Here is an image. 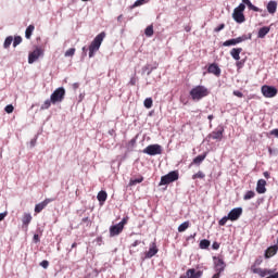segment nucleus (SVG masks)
<instances>
[{"label": "nucleus", "mask_w": 278, "mask_h": 278, "mask_svg": "<svg viewBox=\"0 0 278 278\" xmlns=\"http://www.w3.org/2000/svg\"><path fill=\"white\" fill-rule=\"evenodd\" d=\"M128 220H129V217H124L122 222L118 223V225H121L122 228L125 229V225H127Z\"/></svg>", "instance_id": "37998d69"}, {"label": "nucleus", "mask_w": 278, "mask_h": 278, "mask_svg": "<svg viewBox=\"0 0 278 278\" xmlns=\"http://www.w3.org/2000/svg\"><path fill=\"white\" fill-rule=\"evenodd\" d=\"M261 92L266 99H273V97H277V89L273 86L264 85L261 88Z\"/></svg>", "instance_id": "423d86ee"}, {"label": "nucleus", "mask_w": 278, "mask_h": 278, "mask_svg": "<svg viewBox=\"0 0 278 278\" xmlns=\"http://www.w3.org/2000/svg\"><path fill=\"white\" fill-rule=\"evenodd\" d=\"M157 245L155 242L150 244L149 251L146 252V260H151V257H154V255H157Z\"/></svg>", "instance_id": "2eb2a0df"}, {"label": "nucleus", "mask_w": 278, "mask_h": 278, "mask_svg": "<svg viewBox=\"0 0 278 278\" xmlns=\"http://www.w3.org/2000/svg\"><path fill=\"white\" fill-rule=\"evenodd\" d=\"M53 103V101H51V98L46 100L41 106L40 110H49V108H51V104Z\"/></svg>", "instance_id": "c85d7f7f"}, {"label": "nucleus", "mask_w": 278, "mask_h": 278, "mask_svg": "<svg viewBox=\"0 0 278 278\" xmlns=\"http://www.w3.org/2000/svg\"><path fill=\"white\" fill-rule=\"evenodd\" d=\"M214 264H215V273H224L225 268H226V264L225 261H223V258H216L214 257Z\"/></svg>", "instance_id": "f8f14e48"}, {"label": "nucleus", "mask_w": 278, "mask_h": 278, "mask_svg": "<svg viewBox=\"0 0 278 278\" xmlns=\"http://www.w3.org/2000/svg\"><path fill=\"white\" fill-rule=\"evenodd\" d=\"M210 244H211L210 240H207V239L201 240L200 249H210Z\"/></svg>", "instance_id": "473e14b6"}, {"label": "nucleus", "mask_w": 278, "mask_h": 278, "mask_svg": "<svg viewBox=\"0 0 278 278\" xmlns=\"http://www.w3.org/2000/svg\"><path fill=\"white\" fill-rule=\"evenodd\" d=\"M144 181V177H139L136 179H130L129 186H137V184H142Z\"/></svg>", "instance_id": "c756f323"}, {"label": "nucleus", "mask_w": 278, "mask_h": 278, "mask_svg": "<svg viewBox=\"0 0 278 278\" xmlns=\"http://www.w3.org/2000/svg\"><path fill=\"white\" fill-rule=\"evenodd\" d=\"M64 97H66V89H64V87L56 88L50 96L52 105H55V103H62V101H64Z\"/></svg>", "instance_id": "20e7f679"}, {"label": "nucleus", "mask_w": 278, "mask_h": 278, "mask_svg": "<svg viewBox=\"0 0 278 278\" xmlns=\"http://www.w3.org/2000/svg\"><path fill=\"white\" fill-rule=\"evenodd\" d=\"M189 94L192 101H201V99L210 96V89L203 85H198L190 90Z\"/></svg>", "instance_id": "f03ea898"}, {"label": "nucleus", "mask_w": 278, "mask_h": 278, "mask_svg": "<svg viewBox=\"0 0 278 278\" xmlns=\"http://www.w3.org/2000/svg\"><path fill=\"white\" fill-rule=\"evenodd\" d=\"M207 157V153L200 154L195 159H193V164H201Z\"/></svg>", "instance_id": "cd10ccee"}, {"label": "nucleus", "mask_w": 278, "mask_h": 278, "mask_svg": "<svg viewBox=\"0 0 278 278\" xmlns=\"http://www.w3.org/2000/svg\"><path fill=\"white\" fill-rule=\"evenodd\" d=\"M267 12L269 14H276V12H277V1L271 0L267 3Z\"/></svg>", "instance_id": "412c9836"}, {"label": "nucleus", "mask_w": 278, "mask_h": 278, "mask_svg": "<svg viewBox=\"0 0 278 278\" xmlns=\"http://www.w3.org/2000/svg\"><path fill=\"white\" fill-rule=\"evenodd\" d=\"M144 34L148 38H151V36H153L154 31H153V25H150L146 28Z\"/></svg>", "instance_id": "f704fd0d"}, {"label": "nucleus", "mask_w": 278, "mask_h": 278, "mask_svg": "<svg viewBox=\"0 0 278 278\" xmlns=\"http://www.w3.org/2000/svg\"><path fill=\"white\" fill-rule=\"evenodd\" d=\"M5 216H8V211L0 213V223H1V220L5 219Z\"/></svg>", "instance_id": "603ef678"}, {"label": "nucleus", "mask_w": 278, "mask_h": 278, "mask_svg": "<svg viewBox=\"0 0 278 278\" xmlns=\"http://www.w3.org/2000/svg\"><path fill=\"white\" fill-rule=\"evenodd\" d=\"M138 84V78L136 76H132L129 80V86H136Z\"/></svg>", "instance_id": "49530a36"}, {"label": "nucleus", "mask_w": 278, "mask_h": 278, "mask_svg": "<svg viewBox=\"0 0 278 278\" xmlns=\"http://www.w3.org/2000/svg\"><path fill=\"white\" fill-rule=\"evenodd\" d=\"M117 21H118V23H121V21H123V14H121L119 16H117Z\"/></svg>", "instance_id": "13d9d810"}, {"label": "nucleus", "mask_w": 278, "mask_h": 278, "mask_svg": "<svg viewBox=\"0 0 278 278\" xmlns=\"http://www.w3.org/2000/svg\"><path fill=\"white\" fill-rule=\"evenodd\" d=\"M232 94H233L235 97H238L239 99H242V97H244V93H242V91H239V90H235V91L232 92Z\"/></svg>", "instance_id": "a18cd8bd"}, {"label": "nucleus", "mask_w": 278, "mask_h": 278, "mask_svg": "<svg viewBox=\"0 0 278 278\" xmlns=\"http://www.w3.org/2000/svg\"><path fill=\"white\" fill-rule=\"evenodd\" d=\"M89 218L88 217H85L81 219L83 223H88Z\"/></svg>", "instance_id": "bf43d9fd"}, {"label": "nucleus", "mask_w": 278, "mask_h": 278, "mask_svg": "<svg viewBox=\"0 0 278 278\" xmlns=\"http://www.w3.org/2000/svg\"><path fill=\"white\" fill-rule=\"evenodd\" d=\"M264 175H265V177H267V178L269 177V175H268V173H267V172H265V173H264Z\"/></svg>", "instance_id": "69168bd1"}, {"label": "nucleus", "mask_w": 278, "mask_h": 278, "mask_svg": "<svg viewBox=\"0 0 278 278\" xmlns=\"http://www.w3.org/2000/svg\"><path fill=\"white\" fill-rule=\"evenodd\" d=\"M270 31V27L264 26L258 29L257 38H266V35Z\"/></svg>", "instance_id": "4be33fe9"}, {"label": "nucleus", "mask_w": 278, "mask_h": 278, "mask_svg": "<svg viewBox=\"0 0 278 278\" xmlns=\"http://www.w3.org/2000/svg\"><path fill=\"white\" fill-rule=\"evenodd\" d=\"M225 29V24H219L217 27L214 28L215 34H218V31H223Z\"/></svg>", "instance_id": "c03bdc74"}, {"label": "nucleus", "mask_w": 278, "mask_h": 278, "mask_svg": "<svg viewBox=\"0 0 278 278\" xmlns=\"http://www.w3.org/2000/svg\"><path fill=\"white\" fill-rule=\"evenodd\" d=\"M227 220H229V216L223 217V218L218 222L219 227H225V226L227 225Z\"/></svg>", "instance_id": "a19ab883"}, {"label": "nucleus", "mask_w": 278, "mask_h": 278, "mask_svg": "<svg viewBox=\"0 0 278 278\" xmlns=\"http://www.w3.org/2000/svg\"><path fill=\"white\" fill-rule=\"evenodd\" d=\"M242 52V48H233L230 51V55L233 60H240V53Z\"/></svg>", "instance_id": "5701e85b"}, {"label": "nucleus", "mask_w": 278, "mask_h": 278, "mask_svg": "<svg viewBox=\"0 0 278 278\" xmlns=\"http://www.w3.org/2000/svg\"><path fill=\"white\" fill-rule=\"evenodd\" d=\"M278 247L271 245L265 251V257L266 260H269V257H274V255H277Z\"/></svg>", "instance_id": "aec40b11"}, {"label": "nucleus", "mask_w": 278, "mask_h": 278, "mask_svg": "<svg viewBox=\"0 0 278 278\" xmlns=\"http://www.w3.org/2000/svg\"><path fill=\"white\" fill-rule=\"evenodd\" d=\"M212 278H220V273L216 271V274Z\"/></svg>", "instance_id": "6e6d98bb"}, {"label": "nucleus", "mask_w": 278, "mask_h": 278, "mask_svg": "<svg viewBox=\"0 0 278 278\" xmlns=\"http://www.w3.org/2000/svg\"><path fill=\"white\" fill-rule=\"evenodd\" d=\"M76 247H77V243L74 242V243L72 244V249H75Z\"/></svg>", "instance_id": "e2e57ef3"}, {"label": "nucleus", "mask_w": 278, "mask_h": 278, "mask_svg": "<svg viewBox=\"0 0 278 278\" xmlns=\"http://www.w3.org/2000/svg\"><path fill=\"white\" fill-rule=\"evenodd\" d=\"M36 29V27L34 25H29L27 28H26V31H25V38H27V40H29L31 38V35L34 34V30Z\"/></svg>", "instance_id": "a878e982"}, {"label": "nucleus", "mask_w": 278, "mask_h": 278, "mask_svg": "<svg viewBox=\"0 0 278 278\" xmlns=\"http://www.w3.org/2000/svg\"><path fill=\"white\" fill-rule=\"evenodd\" d=\"M104 39H105V31H102L96 36V38L92 40V42L89 46V58H93L94 53H97V51L101 49V45Z\"/></svg>", "instance_id": "7ed1b4c3"}, {"label": "nucleus", "mask_w": 278, "mask_h": 278, "mask_svg": "<svg viewBox=\"0 0 278 278\" xmlns=\"http://www.w3.org/2000/svg\"><path fill=\"white\" fill-rule=\"evenodd\" d=\"M34 242L36 243L40 242V236L34 235Z\"/></svg>", "instance_id": "864d4df0"}, {"label": "nucleus", "mask_w": 278, "mask_h": 278, "mask_svg": "<svg viewBox=\"0 0 278 278\" xmlns=\"http://www.w3.org/2000/svg\"><path fill=\"white\" fill-rule=\"evenodd\" d=\"M179 278H188V275L186 274L185 276H180Z\"/></svg>", "instance_id": "338daca9"}, {"label": "nucleus", "mask_w": 278, "mask_h": 278, "mask_svg": "<svg viewBox=\"0 0 278 278\" xmlns=\"http://www.w3.org/2000/svg\"><path fill=\"white\" fill-rule=\"evenodd\" d=\"M208 121H214V115H208Z\"/></svg>", "instance_id": "052dcab7"}, {"label": "nucleus", "mask_w": 278, "mask_h": 278, "mask_svg": "<svg viewBox=\"0 0 278 278\" xmlns=\"http://www.w3.org/2000/svg\"><path fill=\"white\" fill-rule=\"evenodd\" d=\"M23 42V38L21 36H16L13 40V47H18Z\"/></svg>", "instance_id": "4c0bfd02"}, {"label": "nucleus", "mask_w": 278, "mask_h": 278, "mask_svg": "<svg viewBox=\"0 0 278 278\" xmlns=\"http://www.w3.org/2000/svg\"><path fill=\"white\" fill-rule=\"evenodd\" d=\"M42 55V49L36 48L33 52L29 53L28 55V64H34L38 58Z\"/></svg>", "instance_id": "9d476101"}, {"label": "nucleus", "mask_w": 278, "mask_h": 278, "mask_svg": "<svg viewBox=\"0 0 278 278\" xmlns=\"http://www.w3.org/2000/svg\"><path fill=\"white\" fill-rule=\"evenodd\" d=\"M31 214L25 213L22 218V223L25 227H29V223H31Z\"/></svg>", "instance_id": "b1692460"}, {"label": "nucleus", "mask_w": 278, "mask_h": 278, "mask_svg": "<svg viewBox=\"0 0 278 278\" xmlns=\"http://www.w3.org/2000/svg\"><path fill=\"white\" fill-rule=\"evenodd\" d=\"M255 197V191H248L244 195H243V200L244 201H250V199H254Z\"/></svg>", "instance_id": "2f4dec72"}, {"label": "nucleus", "mask_w": 278, "mask_h": 278, "mask_svg": "<svg viewBox=\"0 0 278 278\" xmlns=\"http://www.w3.org/2000/svg\"><path fill=\"white\" fill-rule=\"evenodd\" d=\"M245 40H249V37H247V35H243L241 37L226 40L223 43V47H236V45H240V42H244Z\"/></svg>", "instance_id": "6e6552de"}, {"label": "nucleus", "mask_w": 278, "mask_h": 278, "mask_svg": "<svg viewBox=\"0 0 278 278\" xmlns=\"http://www.w3.org/2000/svg\"><path fill=\"white\" fill-rule=\"evenodd\" d=\"M192 179H205V174L203 172H198L192 176Z\"/></svg>", "instance_id": "e433bc0d"}, {"label": "nucleus", "mask_w": 278, "mask_h": 278, "mask_svg": "<svg viewBox=\"0 0 278 278\" xmlns=\"http://www.w3.org/2000/svg\"><path fill=\"white\" fill-rule=\"evenodd\" d=\"M247 5L249 10H252L253 12H262V9L255 7L251 0H242V3L235 8L232 13V18L236 23H244L247 21L244 17V10H247Z\"/></svg>", "instance_id": "f257e3e1"}, {"label": "nucleus", "mask_w": 278, "mask_h": 278, "mask_svg": "<svg viewBox=\"0 0 278 278\" xmlns=\"http://www.w3.org/2000/svg\"><path fill=\"white\" fill-rule=\"evenodd\" d=\"M147 3V0H137L135 3L130 7V10H134V8H140V5H144Z\"/></svg>", "instance_id": "72a5a7b5"}, {"label": "nucleus", "mask_w": 278, "mask_h": 278, "mask_svg": "<svg viewBox=\"0 0 278 278\" xmlns=\"http://www.w3.org/2000/svg\"><path fill=\"white\" fill-rule=\"evenodd\" d=\"M251 270L254 275H258L260 277H266V275H270V270L268 269H262V268H257L255 266L251 267Z\"/></svg>", "instance_id": "a211bd4d"}, {"label": "nucleus", "mask_w": 278, "mask_h": 278, "mask_svg": "<svg viewBox=\"0 0 278 278\" xmlns=\"http://www.w3.org/2000/svg\"><path fill=\"white\" fill-rule=\"evenodd\" d=\"M13 40H14V38L12 36L7 37L4 40V49L10 48V45H12Z\"/></svg>", "instance_id": "c9c22d12"}, {"label": "nucleus", "mask_w": 278, "mask_h": 278, "mask_svg": "<svg viewBox=\"0 0 278 278\" xmlns=\"http://www.w3.org/2000/svg\"><path fill=\"white\" fill-rule=\"evenodd\" d=\"M123 226L119 224L113 225L110 227V237L114 238V236H121L123 233Z\"/></svg>", "instance_id": "4468645a"}, {"label": "nucleus", "mask_w": 278, "mask_h": 278, "mask_svg": "<svg viewBox=\"0 0 278 278\" xmlns=\"http://www.w3.org/2000/svg\"><path fill=\"white\" fill-rule=\"evenodd\" d=\"M4 112H7V114H12V112H14V105L8 104V105L4 108Z\"/></svg>", "instance_id": "79ce46f5"}, {"label": "nucleus", "mask_w": 278, "mask_h": 278, "mask_svg": "<svg viewBox=\"0 0 278 278\" xmlns=\"http://www.w3.org/2000/svg\"><path fill=\"white\" fill-rule=\"evenodd\" d=\"M179 179V172L173 170L161 177V181L159 186H168V184H173V181H177Z\"/></svg>", "instance_id": "39448f33"}, {"label": "nucleus", "mask_w": 278, "mask_h": 278, "mask_svg": "<svg viewBox=\"0 0 278 278\" xmlns=\"http://www.w3.org/2000/svg\"><path fill=\"white\" fill-rule=\"evenodd\" d=\"M189 227H190V222H184L178 226L179 233H184V231H186V229H188Z\"/></svg>", "instance_id": "bb28decb"}, {"label": "nucleus", "mask_w": 278, "mask_h": 278, "mask_svg": "<svg viewBox=\"0 0 278 278\" xmlns=\"http://www.w3.org/2000/svg\"><path fill=\"white\" fill-rule=\"evenodd\" d=\"M256 192L258 194H264L266 192V180L260 179L256 185Z\"/></svg>", "instance_id": "6ab92c4d"}, {"label": "nucleus", "mask_w": 278, "mask_h": 278, "mask_svg": "<svg viewBox=\"0 0 278 278\" xmlns=\"http://www.w3.org/2000/svg\"><path fill=\"white\" fill-rule=\"evenodd\" d=\"M83 51H86V47L83 48Z\"/></svg>", "instance_id": "774afa93"}, {"label": "nucleus", "mask_w": 278, "mask_h": 278, "mask_svg": "<svg viewBox=\"0 0 278 278\" xmlns=\"http://www.w3.org/2000/svg\"><path fill=\"white\" fill-rule=\"evenodd\" d=\"M212 248L214 249V251H218V249H220V243H218V242L215 241V242L213 243Z\"/></svg>", "instance_id": "09e8293b"}, {"label": "nucleus", "mask_w": 278, "mask_h": 278, "mask_svg": "<svg viewBox=\"0 0 278 278\" xmlns=\"http://www.w3.org/2000/svg\"><path fill=\"white\" fill-rule=\"evenodd\" d=\"M240 216H242V207H236L232 208L229 213H228V218L229 220H238V218H240Z\"/></svg>", "instance_id": "9b49d317"}, {"label": "nucleus", "mask_w": 278, "mask_h": 278, "mask_svg": "<svg viewBox=\"0 0 278 278\" xmlns=\"http://www.w3.org/2000/svg\"><path fill=\"white\" fill-rule=\"evenodd\" d=\"M207 73L215 75V77H220V67H218V64L212 63L208 65Z\"/></svg>", "instance_id": "dca6fc26"}, {"label": "nucleus", "mask_w": 278, "mask_h": 278, "mask_svg": "<svg viewBox=\"0 0 278 278\" xmlns=\"http://www.w3.org/2000/svg\"><path fill=\"white\" fill-rule=\"evenodd\" d=\"M73 88H74V90H77V88H79V84L75 83V84L73 85Z\"/></svg>", "instance_id": "4d7b16f0"}, {"label": "nucleus", "mask_w": 278, "mask_h": 278, "mask_svg": "<svg viewBox=\"0 0 278 278\" xmlns=\"http://www.w3.org/2000/svg\"><path fill=\"white\" fill-rule=\"evenodd\" d=\"M134 147H136V138H132L130 141H128V143H127V146H126V148H127L128 150L134 149Z\"/></svg>", "instance_id": "ea45409f"}, {"label": "nucleus", "mask_w": 278, "mask_h": 278, "mask_svg": "<svg viewBox=\"0 0 278 278\" xmlns=\"http://www.w3.org/2000/svg\"><path fill=\"white\" fill-rule=\"evenodd\" d=\"M138 244H140V241L136 240L134 243H131V247H138Z\"/></svg>", "instance_id": "5fc2aeb1"}, {"label": "nucleus", "mask_w": 278, "mask_h": 278, "mask_svg": "<svg viewBox=\"0 0 278 278\" xmlns=\"http://www.w3.org/2000/svg\"><path fill=\"white\" fill-rule=\"evenodd\" d=\"M40 266H42V268H49V261H42Z\"/></svg>", "instance_id": "3c124183"}, {"label": "nucleus", "mask_w": 278, "mask_h": 278, "mask_svg": "<svg viewBox=\"0 0 278 278\" xmlns=\"http://www.w3.org/2000/svg\"><path fill=\"white\" fill-rule=\"evenodd\" d=\"M268 153L270 156L277 155V149L268 148Z\"/></svg>", "instance_id": "de8ad7c7"}, {"label": "nucleus", "mask_w": 278, "mask_h": 278, "mask_svg": "<svg viewBox=\"0 0 278 278\" xmlns=\"http://www.w3.org/2000/svg\"><path fill=\"white\" fill-rule=\"evenodd\" d=\"M97 199H98L99 203H105V201H108V192L99 191Z\"/></svg>", "instance_id": "393cba45"}, {"label": "nucleus", "mask_w": 278, "mask_h": 278, "mask_svg": "<svg viewBox=\"0 0 278 278\" xmlns=\"http://www.w3.org/2000/svg\"><path fill=\"white\" fill-rule=\"evenodd\" d=\"M270 136H275V138H278V128L270 130Z\"/></svg>", "instance_id": "8fccbe9b"}, {"label": "nucleus", "mask_w": 278, "mask_h": 278, "mask_svg": "<svg viewBox=\"0 0 278 278\" xmlns=\"http://www.w3.org/2000/svg\"><path fill=\"white\" fill-rule=\"evenodd\" d=\"M187 278H201L203 277V271L194 268H190L186 271Z\"/></svg>", "instance_id": "f3484780"}, {"label": "nucleus", "mask_w": 278, "mask_h": 278, "mask_svg": "<svg viewBox=\"0 0 278 278\" xmlns=\"http://www.w3.org/2000/svg\"><path fill=\"white\" fill-rule=\"evenodd\" d=\"M53 201H55V199L53 198H47L46 200H43L42 202H40L39 204L35 205V212L36 214H40V212H42V210H45V207H47V205H49V203H53Z\"/></svg>", "instance_id": "1a4fd4ad"}, {"label": "nucleus", "mask_w": 278, "mask_h": 278, "mask_svg": "<svg viewBox=\"0 0 278 278\" xmlns=\"http://www.w3.org/2000/svg\"><path fill=\"white\" fill-rule=\"evenodd\" d=\"M73 55H75V48H70V49L65 52V58H73Z\"/></svg>", "instance_id": "58836bf2"}, {"label": "nucleus", "mask_w": 278, "mask_h": 278, "mask_svg": "<svg viewBox=\"0 0 278 278\" xmlns=\"http://www.w3.org/2000/svg\"><path fill=\"white\" fill-rule=\"evenodd\" d=\"M223 134H225V128H223V126H219L210 136L212 140H223Z\"/></svg>", "instance_id": "ddd939ff"}, {"label": "nucleus", "mask_w": 278, "mask_h": 278, "mask_svg": "<svg viewBox=\"0 0 278 278\" xmlns=\"http://www.w3.org/2000/svg\"><path fill=\"white\" fill-rule=\"evenodd\" d=\"M143 153L147 155H162V146L160 144H150L143 149Z\"/></svg>", "instance_id": "0eeeda50"}, {"label": "nucleus", "mask_w": 278, "mask_h": 278, "mask_svg": "<svg viewBox=\"0 0 278 278\" xmlns=\"http://www.w3.org/2000/svg\"><path fill=\"white\" fill-rule=\"evenodd\" d=\"M143 105L147 108V110H151V108H153V99L147 98L143 102Z\"/></svg>", "instance_id": "7c9ffc66"}, {"label": "nucleus", "mask_w": 278, "mask_h": 278, "mask_svg": "<svg viewBox=\"0 0 278 278\" xmlns=\"http://www.w3.org/2000/svg\"><path fill=\"white\" fill-rule=\"evenodd\" d=\"M109 134L112 136V134H114V129L110 130Z\"/></svg>", "instance_id": "0e129e2a"}, {"label": "nucleus", "mask_w": 278, "mask_h": 278, "mask_svg": "<svg viewBox=\"0 0 278 278\" xmlns=\"http://www.w3.org/2000/svg\"><path fill=\"white\" fill-rule=\"evenodd\" d=\"M30 144H31V147H35L36 141L31 140V141H30Z\"/></svg>", "instance_id": "680f3d73"}]
</instances>
